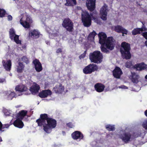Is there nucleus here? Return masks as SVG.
Segmentation results:
<instances>
[{
    "label": "nucleus",
    "instance_id": "1",
    "mask_svg": "<svg viewBox=\"0 0 147 147\" xmlns=\"http://www.w3.org/2000/svg\"><path fill=\"white\" fill-rule=\"evenodd\" d=\"M98 36L99 38V43L101 45L100 48L102 52L106 53L109 52V51L104 46L111 50L114 49V40L112 37H109L107 38L106 34L103 32L99 33Z\"/></svg>",
    "mask_w": 147,
    "mask_h": 147
},
{
    "label": "nucleus",
    "instance_id": "2",
    "mask_svg": "<svg viewBox=\"0 0 147 147\" xmlns=\"http://www.w3.org/2000/svg\"><path fill=\"white\" fill-rule=\"evenodd\" d=\"M121 46L120 51L122 58L127 60L130 59L131 57L130 45L124 42L121 43Z\"/></svg>",
    "mask_w": 147,
    "mask_h": 147
},
{
    "label": "nucleus",
    "instance_id": "3",
    "mask_svg": "<svg viewBox=\"0 0 147 147\" xmlns=\"http://www.w3.org/2000/svg\"><path fill=\"white\" fill-rule=\"evenodd\" d=\"M103 55L100 51H95L89 55V58L91 62L95 63H101L103 59Z\"/></svg>",
    "mask_w": 147,
    "mask_h": 147
},
{
    "label": "nucleus",
    "instance_id": "4",
    "mask_svg": "<svg viewBox=\"0 0 147 147\" xmlns=\"http://www.w3.org/2000/svg\"><path fill=\"white\" fill-rule=\"evenodd\" d=\"M47 123L43 126V130L46 133H50L51 132L52 129L56 127L57 121L55 119L49 117L47 115Z\"/></svg>",
    "mask_w": 147,
    "mask_h": 147
},
{
    "label": "nucleus",
    "instance_id": "5",
    "mask_svg": "<svg viewBox=\"0 0 147 147\" xmlns=\"http://www.w3.org/2000/svg\"><path fill=\"white\" fill-rule=\"evenodd\" d=\"M125 66L127 68H131L132 67L133 68L136 69L138 71H142L143 70H147V65L144 63L142 62L140 63H138L133 65L131 61H127L125 64Z\"/></svg>",
    "mask_w": 147,
    "mask_h": 147
},
{
    "label": "nucleus",
    "instance_id": "6",
    "mask_svg": "<svg viewBox=\"0 0 147 147\" xmlns=\"http://www.w3.org/2000/svg\"><path fill=\"white\" fill-rule=\"evenodd\" d=\"M82 21L84 26L88 27L90 26L92 23V19L89 13L85 11L82 12L81 14Z\"/></svg>",
    "mask_w": 147,
    "mask_h": 147
},
{
    "label": "nucleus",
    "instance_id": "7",
    "mask_svg": "<svg viewBox=\"0 0 147 147\" xmlns=\"http://www.w3.org/2000/svg\"><path fill=\"white\" fill-rule=\"evenodd\" d=\"M62 25L67 31L69 32L73 31L74 29V24L72 21L69 18H66L64 19Z\"/></svg>",
    "mask_w": 147,
    "mask_h": 147
},
{
    "label": "nucleus",
    "instance_id": "8",
    "mask_svg": "<svg viewBox=\"0 0 147 147\" xmlns=\"http://www.w3.org/2000/svg\"><path fill=\"white\" fill-rule=\"evenodd\" d=\"M98 67L94 63H91L86 66L83 69V73L86 74H90L98 69Z\"/></svg>",
    "mask_w": 147,
    "mask_h": 147
},
{
    "label": "nucleus",
    "instance_id": "9",
    "mask_svg": "<svg viewBox=\"0 0 147 147\" xmlns=\"http://www.w3.org/2000/svg\"><path fill=\"white\" fill-rule=\"evenodd\" d=\"M119 138L123 142L127 144L133 139V135L129 132H125L120 134Z\"/></svg>",
    "mask_w": 147,
    "mask_h": 147
},
{
    "label": "nucleus",
    "instance_id": "10",
    "mask_svg": "<svg viewBox=\"0 0 147 147\" xmlns=\"http://www.w3.org/2000/svg\"><path fill=\"white\" fill-rule=\"evenodd\" d=\"M109 11L108 6L105 3L100 8V15L101 18L103 20H107L108 12Z\"/></svg>",
    "mask_w": 147,
    "mask_h": 147
},
{
    "label": "nucleus",
    "instance_id": "11",
    "mask_svg": "<svg viewBox=\"0 0 147 147\" xmlns=\"http://www.w3.org/2000/svg\"><path fill=\"white\" fill-rule=\"evenodd\" d=\"M47 119V114H41L40 118L36 121V123L38 124V126L43 127V126L46 124V121Z\"/></svg>",
    "mask_w": 147,
    "mask_h": 147
},
{
    "label": "nucleus",
    "instance_id": "12",
    "mask_svg": "<svg viewBox=\"0 0 147 147\" xmlns=\"http://www.w3.org/2000/svg\"><path fill=\"white\" fill-rule=\"evenodd\" d=\"M96 0H87L86 3V7L88 10L92 12L96 8Z\"/></svg>",
    "mask_w": 147,
    "mask_h": 147
},
{
    "label": "nucleus",
    "instance_id": "13",
    "mask_svg": "<svg viewBox=\"0 0 147 147\" xmlns=\"http://www.w3.org/2000/svg\"><path fill=\"white\" fill-rule=\"evenodd\" d=\"M32 63L34 65L35 69L37 72H40L42 70L43 68L42 64L38 59H35L33 61Z\"/></svg>",
    "mask_w": 147,
    "mask_h": 147
},
{
    "label": "nucleus",
    "instance_id": "14",
    "mask_svg": "<svg viewBox=\"0 0 147 147\" xmlns=\"http://www.w3.org/2000/svg\"><path fill=\"white\" fill-rule=\"evenodd\" d=\"M32 21V20L28 16H27L26 20H23L22 18L20 20V24L25 28H30V25L29 22Z\"/></svg>",
    "mask_w": 147,
    "mask_h": 147
},
{
    "label": "nucleus",
    "instance_id": "15",
    "mask_svg": "<svg viewBox=\"0 0 147 147\" xmlns=\"http://www.w3.org/2000/svg\"><path fill=\"white\" fill-rule=\"evenodd\" d=\"M64 86L62 84L59 83L53 87V91L56 94H62L64 91Z\"/></svg>",
    "mask_w": 147,
    "mask_h": 147
},
{
    "label": "nucleus",
    "instance_id": "16",
    "mask_svg": "<svg viewBox=\"0 0 147 147\" xmlns=\"http://www.w3.org/2000/svg\"><path fill=\"white\" fill-rule=\"evenodd\" d=\"M72 138L74 140L79 139L80 140L83 138V134L80 131H76L72 133L71 134Z\"/></svg>",
    "mask_w": 147,
    "mask_h": 147
},
{
    "label": "nucleus",
    "instance_id": "17",
    "mask_svg": "<svg viewBox=\"0 0 147 147\" xmlns=\"http://www.w3.org/2000/svg\"><path fill=\"white\" fill-rule=\"evenodd\" d=\"M122 73V72L120 68L118 67H116L113 71L114 77L117 79L120 78L121 76Z\"/></svg>",
    "mask_w": 147,
    "mask_h": 147
},
{
    "label": "nucleus",
    "instance_id": "18",
    "mask_svg": "<svg viewBox=\"0 0 147 147\" xmlns=\"http://www.w3.org/2000/svg\"><path fill=\"white\" fill-rule=\"evenodd\" d=\"M51 91L49 89L45 90L40 92L38 94L39 96L42 98H45L52 94Z\"/></svg>",
    "mask_w": 147,
    "mask_h": 147
},
{
    "label": "nucleus",
    "instance_id": "19",
    "mask_svg": "<svg viewBox=\"0 0 147 147\" xmlns=\"http://www.w3.org/2000/svg\"><path fill=\"white\" fill-rule=\"evenodd\" d=\"M105 87V86L104 85L100 83L96 84L94 86L95 90L98 92H103Z\"/></svg>",
    "mask_w": 147,
    "mask_h": 147
},
{
    "label": "nucleus",
    "instance_id": "20",
    "mask_svg": "<svg viewBox=\"0 0 147 147\" xmlns=\"http://www.w3.org/2000/svg\"><path fill=\"white\" fill-rule=\"evenodd\" d=\"M130 77L131 80L134 83L137 84L139 82L140 77L137 73L131 72Z\"/></svg>",
    "mask_w": 147,
    "mask_h": 147
},
{
    "label": "nucleus",
    "instance_id": "21",
    "mask_svg": "<svg viewBox=\"0 0 147 147\" xmlns=\"http://www.w3.org/2000/svg\"><path fill=\"white\" fill-rule=\"evenodd\" d=\"M2 63L4 69L7 71H9L11 68V62L10 60H7L6 62L5 60H3Z\"/></svg>",
    "mask_w": 147,
    "mask_h": 147
},
{
    "label": "nucleus",
    "instance_id": "22",
    "mask_svg": "<svg viewBox=\"0 0 147 147\" xmlns=\"http://www.w3.org/2000/svg\"><path fill=\"white\" fill-rule=\"evenodd\" d=\"M13 124L15 127L19 128H22L24 126L22 120L18 118L14 121Z\"/></svg>",
    "mask_w": 147,
    "mask_h": 147
},
{
    "label": "nucleus",
    "instance_id": "23",
    "mask_svg": "<svg viewBox=\"0 0 147 147\" xmlns=\"http://www.w3.org/2000/svg\"><path fill=\"white\" fill-rule=\"evenodd\" d=\"M40 88L39 86L35 84L30 88V90L32 94H35L38 92Z\"/></svg>",
    "mask_w": 147,
    "mask_h": 147
},
{
    "label": "nucleus",
    "instance_id": "24",
    "mask_svg": "<svg viewBox=\"0 0 147 147\" xmlns=\"http://www.w3.org/2000/svg\"><path fill=\"white\" fill-rule=\"evenodd\" d=\"M15 89L16 91L20 92H23L27 91L28 90L27 87L25 85H21L17 86Z\"/></svg>",
    "mask_w": 147,
    "mask_h": 147
},
{
    "label": "nucleus",
    "instance_id": "25",
    "mask_svg": "<svg viewBox=\"0 0 147 147\" xmlns=\"http://www.w3.org/2000/svg\"><path fill=\"white\" fill-rule=\"evenodd\" d=\"M29 36L35 38H38L40 34V33L35 30L31 31L29 32Z\"/></svg>",
    "mask_w": 147,
    "mask_h": 147
},
{
    "label": "nucleus",
    "instance_id": "26",
    "mask_svg": "<svg viewBox=\"0 0 147 147\" xmlns=\"http://www.w3.org/2000/svg\"><path fill=\"white\" fill-rule=\"evenodd\" d=\"M25 65L23 63L21 62H18V65L17 66V71L18 73H22L24 70Z\"/></svg>",
    "mask_w": 147,
    "mask_h": 147
},
{
    "label": "nucleus",
    "instance_id": "27",
    "mask_svg": "<svg viewBox=\"0 0 147 147\" xmlns=\"http://www.w3.org/2000/svg\"><path fill=\"white\" fill-rule=\"evenodd\" d=\"M27 113V111L26 110H22L19 112L18 113L17 116L18 119L21 120H22L24 117L25 116Z\"/></svg>",
    "mask_w": 147,
    "mask_h": 147
},
{
    "label": "nucleus",
    "instance_id": "28",
    "mask_svg": "<svg viewBox=\"0 0 147 147\" xmlns=\"http://www.w3.org/2000/svg\"><path fill=\"white\" fill-rule=\"evenodd\" d=\"M66 3L65 4L67 6H73L77 4L76 0H66Z\"/></svg>",
    "mask_w": 147,
    "mask_h": 147
},
{
    "label": "nucleus",
    "instance_id": "29",
    "mask_svg": "<svg viewBox=\"0 0 147 147\" xmlns=\"http://www.w3.org/2000/svg\"><path fill=\"white\" fill-rule=\"evenodd\" d=\"M142 30V29L140 28H134L132 31V34L133 35H136L137 34H140L141 33V31Z\"/></svg>",
    "mask_w": 147,
    "mask_h": 147
},
{
    "label": "nucleus",
    "instance_id": "30",
    "mask_svg": "<svg viewBox=\"0 0 147 147\" xmlns=\"http://www.w3.org/2000/svg\"><path fill=\"white\" fill-rule=\"evenodd\" d=\"M96 34V32L93 31L92 32H90L88 35V39L90 40H94V37Z\"/></svg>",
    "mask_w": 147,
    "mask_h": 147
},
{
    "label": "nucleus",
    "instance_id": "31",
    "mask_svg": "<svg viewBox=\"0 0 147 147\" xmlns=\"http://www.w3.org/2000/svg\"><path fill=\"white\" fill-rule=\"evenodd\" d=\"M16 35L14 30L12 28L10 29L9 31V36L11 40H13V38Z\"/></svg>",
    "mask_w": 147,
    "mask_h": 147
},
{
    "label": "nucleus",
    "instance_id": "32",
    "mask_svg": "<svg viewBox=\"0 0 147 147\" xmlns=\"http://www.w3.org/2000/svg\"><path fill=\"white\" fill-rule=\"evenodd\" d=\"M13 40L17 44H21V41L19 40V36L17 35H15L14 36L13 38Z\"/></svg>",
    "mask_w": 147,
    "mask_h": 147
},
{
    "label": "nucleus",
    "instance_id": "33",
    "mask_svg": "<svg viewBox=\"0 0 147 147\" xmlns=\"http://www.w3.org/2000/svg\"><path fill=\"white\" fill-rule=\"evenodd\" d=\"M106 129L109 131H113L115 130L114 125H107L106 126Z\"/></svg>",
    "mask_w": 147,
    "mask_h": 147
},
{
    "label": "nucleus",
    "instance_id": "34",
    "mask_svg": "<svg viewBox=\"0 0 147 147\" xmlns=\"http://www.w3.org/2000/svg\"><path fill=\"white\" fill-rule=\"evenodd\" d=\"M21 59L22 61L25 63L27 64H28L30 62L29 59L26 56H23L21 58Z\"/></svg>",
    "mask_w": 147,
    "mask_h": 147
},
{
    "label": "nucleus",
    "instance_id": "35",
    "mask_svg": "<svg viewBox=\"0 0 147 147\" xmlns=\"http://www.w3.org/2000/svg\"><path fill=\"white\" fill-rule=\"evenodd\" d=\"M123 28L121 26L117 25L115 26V31L118 33H121Z\"/></svg>",
    "mask_w": 147,
    "mask_h": 147
},
{
    "label": "nucleus",
    "instance_id": "36",
    "mask_svg": "<svg viewBox=\"0 0 147 147\" xmlns=\"http://www.w3.org/2000/svg\"><path fill=\"white\" fill-rule=\"evenodd\" d=\"M7 14L5 10L3 9L0 8V18H3Z\"/></svg>",
    "mask_w": 147,
    "mask_h": 147
},
{
    "label": "nucleus",
    "instance_id": "37",
    "mask_svg": "<svg viewBox=\"0 0 147 147\" xmlns=\"http://www.w3.org/2000/svg\"><path fill=\"white\" fill-rule=\"evenodd\" d=\"M141 35L146 40L144 43L145 45L147 47V32H143Z\"/></svg>",
    "mask_w": 147,
    "mask_h": 147
},
{
    "label": "nucleus",
    "instance_id": "38",
    "mask_svg": "<svg viewBox=\"0 0 147 147\" xmlns=\"http://www.w3.org/2000/svg\"><path fill=\"white\" fill-rule=\"evenodd\" d=\"M16 94L14 92H11V93L9 95L8 97L10 98L11 100L15 97Z\"/></svg>",
    "mask_w": 147,
    "mask_h": 147
},
{
    "label": "nucleus",
    "instance_id": "39",
    "mask_svg": "<svg viewBox=\"0 0 147 147\" xmlns=\"http://www.w3.org/2000/svg\"><path fill=\"white\" fill-rule=\"evenodd\" d=\"M142 28H140L142 29V31H141V32H142L143 31H147V28H146L144 25V24L143 22H142Z\"/></svg>",
    "mask_w": 147,
    "mask_h": 147
},
{
    "label": "nucleus",
    "instance_id": "40",
    "mask_svg": "<svg viewBox=\"0 0 147 147\" xmlns=\"http://www.w3.org/2000/svg\"><path fill=\"white\" fill-rule=\"evenodd\" d=\"M142 126L145 129H147V119L143 122Z\"/></svg>",
    "mask_w": 147,
    "mask_h": 147
},
{
    "label": "nucleus",
    "instance_id": "41",
    "mask_svg": "<svg viewBox=\"0 0 147 147\" xmlns=\"http://www.w3.org/2000/svg\"><path fill=\"white\" fill-rule=\"evenodd\" d=\"M66 125L68 127L70 128H72L74 127V125L71 122L67 123Z\"/></svg>",
    "mask_w": 147,
    "mask_h": 147
},
{
    "label": "nucleus",
    "instance_id": "42",
    "mask_svg": "<svg viewBox=\"0 0 147 147\" xmlns=\"http://www.w3.org/2000/svg\"><path fill=\"white\" fill-rule=\"evenodd\" d=\"M86 53V51H85L83 54H82L79 56V58L80 59H81L82 58H84L85 57Z\"/></svg>",
    "mask_w": 147,
    "mask_h": 147
},
{
    "label": "nucleus",
    "instance_id": "43",
    "mask_svg": "<svg viewBox=\"0 0 147 147\" xmlns=\"http://www.w3.org/2000/svg\"><path fill=\"white\" fill-rule=\"evenodd\" d=\"M128 32V31L127 30L125 29V28H123L122 29V30L121 31V33L123 34V35L124 34H127V33Z\"/></svg>",
    "mask_w": 147,
    "mask_h": 147
},
{
    "label": "nucleus",
    "instance_id": "44",
    "mask_svg": "<svg viewBox=\"0 0 147 147\" xmlns=\"http://www.w3.org/2000/svg\"><path fill=\"white\" fill-rule=\"evenodd\" d=\"M62 49L61 48H59L57 49L56 51V53H61L62 52Z\"/></svg>",
    "mask_w": 147,
    "mask_h": 147
},
{
    "label": "nucleus",
    "instance_id": "45",
    "mask_svg": "<svg viewBox=\"0 0 147 147\" xmlns=\"http://www.w3.org/2000/svg\"><path fill=\"white\" fill-rule=\"evenodd\" d=\"M11 124H5L3 125H2V129L5 128H7L10 126Z\"/></svg>",
    "mask_w": 147,
    "mask_h": 147
},
{
    "label": "nucleus",
    "instance_id": "46",
    "mask_svg": "<svg viewBox=\"0 0 147 147\" xmlns=\"http://www.w3.org/2000/svg\"><path fill=\"white\" fill-rule=\"evenodd\" d=\"M8 20L9 21L11 20L12 19V16L11 15H8L7 16Z\"/></svg>",
    "mask_w": 147,
    "mask_h": 147
},
{
    "label": "nucleus",
    "instance_id": "47",
    "mask_svg": "<svg viewBox=\"0 0 147 147\" xmlns=\"http://www.w3.org/2000/svg\"><path fill=\"white\" fill-rule=\"evenodd\" d=\"M2 124L0 121V131H2Z\"/></svg>",
    "mask_w": 147,
    "mask_h": 147
},
{
    "label": "nucleus",
    "instance_id": "48",
    "mask_svg": "<svg viewBox=\"0 0 147 147\" xmlns=\"http://www.w3.org/2000/svg\"><path fill=\"white\" fill-rule=\"evenodd\" d=\"M119 88H127V87L123 85V86H119Z\"/></svg>",
    "mask_w": 147,
    "mask_h": 147
},
{
    "label": "nucleus",
    "instance_id": "49",
    "mask_svg": "<svg viewBox=\"0 0 147 147\" xmlns=\"http://www.w3.org/2000/svg\"><path fill=\"white\" fill-rule=\"evenodd\" d=\"M144 114L145 116L147 117V109L145 111H144Z\"/></svg>",
    "mask_w": 147,
    "mask_h": 147
},
{
    "label": "nucleus",
    "instance_id": "50",
    "mask_svg": "<svg viewBox=\"0 0 147 147\" xmlns=\"http://www.w3.org/2000/svg\"><path fill=\"white\" fill-rule=\"evenodd\" d=\"M3 79H0V82H3Z\"/></svg>",
    "mask_w": 147,
    "mask_h": 147
},
{
    "label": "nucleus",
    "instance_id": "51",
    "mask_svg": "<svg viewBox=\"0 0 147 147\" xmlns=\"http://www.w3.org/2000/svg\"><path fill=\"white\" fill-rule=\"evenodd\" d=\"M2 138L1 137H0V142H2Z\"/></svg>",
    "mask_w": 147,
    "mask_h": 147
},
{
    "label": "nucleus",
    "instance_id": "52",
    "mask_svg": "<svg viewBox=\"0 0 147 147\" xmlns=\"http://www.w3.org/2000/svg\"><path fill=\"white\" fill-rule=\"evenodd\" d=\"M145 78L147 80V75L145 76Z\"/></svg>",
    "mask_w": 147,
    "mask_h": 147
},
{
    "label": "nucleus",
    "instance_id": "53",
    "mask_svg": "<svg viewBox=\"0 0 147 147\" xmlns=\"http://www.w3.org/2000/svg\"><path fill=\"white\" fill-rule=\"evenodd\" d=\"M63 132L65 133V132L64 131H63Z\"/></svg>",
    "mask_w": 147,
    "mask_h": 147
}]
</instances>
